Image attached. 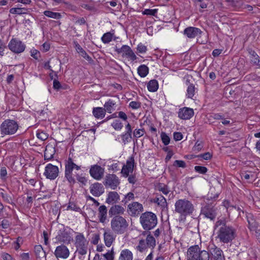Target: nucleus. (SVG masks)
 Instances as JSON below:
<instances>
[{
    "label": "nucleus",
    "mask_w": 260,
    "mask_h": 260,
    "mask_svg": "<svg viewBox=\"0 0 260 260\" xmlns=\"http://www.w3.org/2000/svg\"><path fill=\"white\" fill-rule=\"evenodd\" d=\"M214 229L217 230L216 238L221 243H230L237 237V229L233 226L226 224L224 217L218 218L214 224Z\"/></svg>",
    "instance_id": "obj_1"
},
{
    "label": "nucleus",
    "mask_w": 260,
    "mask_h": 260,
    "mask_svg": "<svg viewBox=\"0 0 260 260\" xmlns=\"http://www.w3.org/2000/svg\"><path fill=\"white\" fill-rule=\"evenodd\" d=\"M175 211L180 214L181 217L192 215L194 211V207L192 202L187 199H179L175 204Z\"/></svg>",
    "instance_id": "obj_2"
},
{
    "label": "nucleus",
    "mask_w": 260,
    "mask_h": 260,
    "mask_svg": "<svg viewBox=\"0 0 260 260\" xmlns=\"http://www.w3.org/2000/svg\"><path fill=\"white\" fill-rule=\"evenodd\" d=\"M140 222L145 231H150L154 229L157 224V218L155 214L152 212L146 211L141 214Z\"/></svg>",
    "instance_id": "obj_3"
},
{
    "label": "nucleus",
    "mask_w": 260,
    "mask_h": 260,
    "mask_svg": "<svg viewBox=\"0 0 260 260\" xmlns=\"http://www.w3.org/2000/svg\"><path fill=\"white\" fill-rule=\"evenodd\" d=\"M64 178L69 182L70 185H73L76 182V179L74 178L73 171L79 170L81 169V166L74 163L73 158L69 155V157L64 162Z\"/></svg>",
    "instance_id": "obj_4"
},
{
    "label": "nucleus",
    "mask_w": 260,
    "mask_h": 260,
    "mask_svg": "<svg viewBox=\"0 0 260 260\" xmlns=\"http://www.w3.org/2000/svg\"><path fill=\"white\" fill-rule=\"evenodd\" d=\"M187 260H210L208 251L202 250L198 245L190 246L187 251Z\"/></svg>",
    "instance_id": "obj_5"
},
{
    "label": "nucleus",
    "mask_w": 260,
    "mask_h": 260,
    "mask_svg": "<svg viewBox=\"0 0 260 260\" xmlns=\"http://www.w3.org/2000/svg\"><path fill=\"white\" fill-rule=\"evenodd\" d=\"M128 226V222L122 216H114L111 220V228L116 234H123L126 232Z\"/></svg>",
    "instance_id": "obj_6"
},
{
    "label": "nucleus",
    "mask_w": 260,
    "mask_h": 260,
    "mask_svg": "<svg viewBox=\"0 0 260 260\" xmlns=\"http://www.w3.org/2000/svg\"><path fill=\"white\" fill-rule=\"evenodd\" d=\"M17 121L12 119L4 120L0 125V132L2 137L6 135H13L16 133L19 128Z\"/></svg>",
    "instance_id": "obj_7"
},
{
    "label": "nucleus",
    "mask_w": 260,
    "mask_h": 260,
    "mask_svg": "<svg viewBox=\"0 0 260 260\" xmlns=\"http://www.w3.org/2000/svg\"><path fill=\"white\" fill-rule=\"evenodd\" d=\"M218 207L213 204L205 203L202 206L201 215L211 221H214L218 215Z\"/></svg>",
    "instance_id": "obj_8"
},
{
    "label": "nucleus",
    "mask_w": 260,
    "mask_h": 260,
    "mask_svg": "<svg viewBox=\"0 0 260 260\" xmlns=\"http://www.w3.org/2000/svg\"><path fill=\"white\" fill-rule=\"evenodd\" d=\"M75 245L76 248V253L82 256L86 254L88 242L82 234L79 233L76 236Z\"/></svg>",
    "instance_id": "obj_9"
},
{
    "label": "nucleus",
    "mask_w": 260,
    "mask_h": 260,
    "mask_svg": "<svg viewBox=\"0 0 260 260\" xmlns=\"http://www.w3.org/2000/svg\"><path fill=\"white\" fill-rule=\"evenodd\" d=\"M210 260H225L222 250L214 244H210L208 247Z\"/></svg>",
    "instance_id": "obj_10"
},
{
    "label": "nucleus",
    "mask_w": 260,
    "mask_h": 260,
    "mask_svg": "<svg viewBox=\"0 0 260 260\" xmlns=\"http://www.w3.org/2000/svg\"><path fill=\"white\" fill-rule=\"evenodd\" d=\"M8 47L12 52L16 54L23 52L26 48L25 45L17 38H12L9 42Z\"/></svg>",
    "instance_id": "obj_11"
},
{
    "label": "nucleus",
    "mask_w": 260,
    "mask_h": 260,
    "mask_svg": "<svg viewBox=\"0 0 260 260\" xmlns=\"http://www.w3.org/2000/svg\"><path fill=\"white\" fill-rule=\"evenodd\" d=\"M59 169L57 166L51 164H48L45 168L43 175L47 179L53 180L55 179L58 176Z\"/></svg>",
    "instance_id": "obj_12"
},
{
    "label": "nucleus",
    "mask_w": 260,
    "mask_h": 260,
    "mask_svg": "<svg viewBox=\"0 0 260 260\" xmlns=\"http://www.w3.org/2000/svg\"><path fill=\"white\" fill-rule=\"evenodd\" d=\"M120 184V181L118 177L115 174H109L106 175L104 184L107 188H110L111 189H116Z\"/></svg>",
    "instance_id": "obj_13"
},
{
    "label": "nucleus",
    "mask_w": 260,
    "mask_h": 260,
    "mask_svg": "<svg viewBox=\"0 0 260 260\" xmlns=\"http://www.w3.org/2000/svg\"><path fill=\"white\" fill-rule=\"evenodd\" d=\"M143 211L142 204L137 202H133L127 205V212L131 216H137Z\"/></svg>",
    "instance_id": "obj_14"
},
{
    "label": "nucleus",
    "mask_w": 260,
    "mask_h": 260,
    "mask_svg": "<svg viewBox=\"0 0 260 260\" xmlns=\"http://www.w3.org/2000/svg\"><path fill=\"white\" fill-rule=\"evenodd\" d=\"M105 169L98 165L91 166L89 170L90 176L96 180L102 179L104 175Z\"/></svg>",
    "instance_id": "obj_15"
},
{
    "label": "nucleus",
    "mask_w": 260,
    "mask_h": 260,
    "mask_svg": "<svg viewBox=\"0 0 260 260\" xmlns=\"http://www.w3.org/2000/svg\"><path fill=\"white\" fill-rule=\"evenodd\" d=\"M69 248L64 244H61L56 247L54 252L55 257L57 259H67L70 255Z\"/></svg>",
    "instance_id": "obj_16"
},
{
    "label": "nucleus",
    "mask_w": 260,
    "mask_h": 260,
    "mask_svg": "<svg viewBox=\"0 0 260 260\" xmlns=\"http://www.w3.org/2000/svg\"><path fill=\"white\" fill-rule=\"evenodd\" d=\"M115 51L118 53H122V56H125L130 58L131 60L134 61L137 59V56L128 45H123L121 48H116Z\"/></svg>",
    "instance_id": "obj_17"
},
{
    "label": "nucleus",
    "mask_w": 260,
    "mask_h": 260,
    "mask_svg": "<svg viewBox=\"0 0 260 260\" xmlns=\"http://www.w3.org/2000/svg\"><path fill=\"white\" fill-rule=\"evenodd\" d=\"M202 32L200 28L192 26L188 27L184 30V35L190 39L194 38Z\"/></svg>",
    "instance_id": "obj_18"
},
{
    "label": "nucleus",
    "mask_w": 260,
    "mask_h": 260,
    "mask_svg": "<svg viewBox=\"0 0 260 260\" xmlns=\"http://www.w3.org/2000/svg\"><path fill=\"white\" fill-rule=\"evenodd\" d=\"M90 192L94 197H100L104 192V188L101 183L96 182L90 186Z\"/></svg>",
    "instance_id": "obj_19"
},
{
    "label": "nucleus",
    "mask_w": 260,
    "mask_h": 260,
    "mask_svg": "<svg viewBox=\"0 0 260 260\" xmlns=\"http://www.w3.org/2000/svg\"><path fill=\"white\" fill-rule=\"evenodd\" d=\"M194 114V112L192 109L184 107L180 109L178 112V117L182 119H189Z\"/></svg>",
    "instance_id": "obj_20"
},
{
    "label": "nucleus",
    "mask_w": 260,
    "mask_h": 260,
    "mask_svg": "<svg viewBox=\"0 0 260 260\" xmlns=\"http://www.w3.org/2000/svg\"><path fill=\"white\" fill-rule=\"evenodd\" d=\"M125 212V209L120 205L115 204L112 206L109 209V214L110 216H120Z\"/></svg>",
    "instance_id": "obj_21"
},
{
    "label": "nucleus",
    "mask_w": 260,
    "mask_h": 260,
    "mask_svg": "<svg viewBox=\"0 0 260 260\" xmlns=\"http://www.w3.org/2000/svg\"><path fill=\"white\" fill-rule=\"evenodd\" d=\"M56 238L58 241L63 243H70L71 241L72 240L70 234L66 230L60 231Z\"/></svg>",
    "instance_id": "obj_22"
},
{
    "label": "nucleus",
    "mask_w": 260,
    "mask_h": 260,
    "mask_svg": "<svg viewBox=\"0 0 260 260\" xmlns=\"http://www.w3.org/2000/svg\"><path fill=\"white\" fill-rule=\"evenodd\" d=\"M152 202L160 207L162 210L168 208L166 199L160 194L156 193L155 197L152 200Z\"/></svg>",
    "instance_id": "obj_23"
},
{
    "label": "nucleus",
    "mask_w": 260,
    "mask_h": 260,
    "mask_svg": "<svg viewBox=\"0 0 260 260\" xmlns=\"http://www.w3.org/2000/svg\"><path fill=\"white\" fill-rule=\"evenodd\" d=\"M120 200V196L116 191H110L107 194L106 203L109 205L116 204Z\"/></svg>",
    "instance_id": "obj_24"
},
{
    "label": "nucleus",
    "mask_w": 260,
    "mask_h": 260,
    "mask_svg": "<svg viewBox=\"0 0 260 260\" xmlns=\"http://www.w3.org/2000/svg\"><path fill=\"white\" fill-rule=\"evenodd\" d=\"M249 60L250 63L253 66H255L257 68L260 69V57L254 51L250 50L249 51Z\"/></svg>",
    "instance_id": "obj_25"
},
{
    "label": "nucleus",
    "mask_w": 260,
    "mask_h": 260,
    "mask_svg": "<svg viewBox=\"0 0 260 260\" xmlns=\"http://www.w3.org/2000/svg\"><path fill=\"white\" fill-rule=\"evenodd\" d=\"M246 217L249 229L250 231H254L255 233H256V231L258 230V223L255 221L253 215L251 214H248Z\"/></svg>",
    "instance_id": "obj_26"
},
{
    "label": "nucleus",
    "mask_w": 260,
    "mask_h": 260,
    "mask_svg": "<svg viewBox=\"0 0 260 260\" xmlns=\"http://www.w3.org/2000/svg\"><path fill=\"white\" fill-rule=\"evenodd\" d=\"M98 218L102 223L106 222L107 219V208L105 205H101L98 209Z\"/></svg>",
    "instance_id": "obj_27"
},
{
    "label": "nucleus",
    "mask_w": 260,
    "mask_h": 260,
    "mask_svg": "<svg viewBox=\"0 0 260 260\" xmlns=\"http://www.w3.org/2000/svg\"><path fill=\"white\" fill-rule=\"evenodd\" d=\"M133 253L128 249H123L120 251L118 260H133Z\"/></svg>",
    "instance_id": "obj_28"
},
{
    "label": "nucleus",
    "mask_w": 260,
    "mask_h": 260,
    "mask_svg": "<svg viewBox=\"0 0 260 260\" xmlns=\"http://www.w3.org/2000/svg\"><path fill=\"white\" fill-rule=\"evenodd\" d=\"M55 153V147L52 146H47L44 151V159L46 160H50L53 158Z\"/></svg>",
    "instance_id": "obj_29"
},
{
    "label": "nucleus",
    "mask_w": 260,
    "mask_h": 260,
    "mask_svg": "<svg viewBox=\"0 0 260 260\" xmlns=\"http://www.w3.org/2000/svg\"><path fill=\"white\" fill-rule=\"evenodd\" d=\"M105 245L107 247H110L115 240L113 234L110 231L105 232L104 234Z\"/></svg>",
    "instance_id": "obj_30"
},
{
    "label": "nucleus",
    "mask_w": 260,
    "mask_h": 260,
    "mask_svg": "<svg viewBox=\"0 0 260 260\" xmlns=\"http://www.w3.org/2000/svg\"><path fill=\"white\" fill-rule=\"evenodd\" d=\"M92 113L94 116L96 118H103L106 114L105 110L102 107L93 108Z\"/></svg>",
    "instance_id": "obj_31"
},
{
    "label": "nucleus",
    "mask_w": 260,
    "mask_h": 260,
    "mask_svg": "<svg viewBox=\"0 0 260 260\" xmlns=\"http://www.w3.org/2000/svg\"><path fill=\"white\" fill-rule=\"evenodd\" d=\"M116 105V102L113 100L109 99L104 104V109L109 113H111L112 111L114 110V106Z\"/></svg>",
    "instance_id": "obj_32"
},
{
    "label": "nucleus",
    "mask_w": 260,
    "mask_h": 260,
    "mask_svg": "<svg viewBox=\"0 0 260 260\" xmlns=\"http://www.w3.org/2000/svg\"><path fill=\"white\" fill-rule=\"evenodd\" d=\"M34 251L37 258L46 257V253L41 245H36L34 247Z\"/></svg>",
    "instance_id": "obj_33"
},
{
    "label": "nucleus",
    "mask_w": 260,
    "mask_h": 260,
    "mask_svg": "<svg viewBox=\"0 0 260 260\" xmlns=\"http://www.w3.org/2000/svg\"><path fill=\"white\" fill-rule=\"evenodd\" d=\"M145 242L146 245L149 248H154L156 245V240L155 238L150 234V232H149V234L147 235Z\"/></svg>",
    "instance_id": "obj_34"
},
{
    "label": "nucleus",
    "mask_w": 260,
    "mask_h": 260,
    "mask_svg": "<svg viewBox=\"0 0 260 260\" xmlns=\"http://www.w3.org/2000/svg\"><path fill=\"white\" fill-rule=\"evenodd\" d=\"M114 35V30H112L110 32H108L104 34L101 39L102 42L105 44L109 43L113 39Z\"/></svg>",
    "instance_id": "obj_35"
},
{
    "label": "nucleus",
    "mask_w": 260,
    "mask_h": 260,
    "mask_svg": "<svg viewBox=\"0 0 260 260\" xmlns=\"http://www.w3.org/2000/svg\"><path fill=\"white\" fill-rule=\"evenodd\" d=\"M10 13L13 14L22 15L27 14L28 11L25 8H12L10 9Z\"/></svg>",
    "instance_id": "obj_36"
},
{
    "label": "nucleus",
    "mask_w": 260,
    "mask_h": 260,
    "mask_svg": "<svg viewBox=\"0 0 260 260\" xmlns=\"http://www.w3.org/2000/svg\"><path fill=\"white\" fill-rule=\"evenodd\" d=\"M147 89L150 92L156 91L158 88V84L156 80H151L147 84Z\"/></svg>",
    "instance_id": "obj_37"
},
{
    "label": "nucleus",
    "mask_w": 260,
    "mask_h": 260,
    "mask_svg": "<svg viewBox=\"0 0 260 260\" xmlns=\"http://www.w3.org/2000/svg\"><path fill=\"white\" fill-rule=\"evenodd\" d=\"M43 13L46 16L55 19H59L62 17L61 14L58 12H54L46 10Z\"/></svg>",
    "instance_id": "obj_38"
},
{
    "label": "nucleus",
    "mask_w": 260,
    "mask_h": 260,
    "mask_svg": "<svg viewBox=\"0 0 260 260\" xmlns=\"http://www.w3.org/2000/svg\"><path fill=\"white\" fill-rule=\"evenodd\" d=\"M196 93V88L193 84L188 85L187 88L186 96L187 98L192 99Z\"/></svg>",
    "instance_id": "obj_39"
},
{
    "label": "nucleus",
    "mask_w": 260,
    "mask_h": 260,
    "mask_svg": "<svg viewBox=\"0 0 260 260\" xmlns=\"http://www.w3.org/2000/svg\"><path fill=\"white\" fill-rule=\"evenodd\" d=\"M148 68L144 64L141 65L138 68V73L141 77H145L148 74Z\"/></svg>",
    "instance_id": "obj_40"
},
{
    "label": "nucleus",
    "mask_w": 260,
    "mask_h": 260,
    "mask_svg": "<svg viewBox=\"0 0 260 260\" xmlns=\"http://www.w3.org/2000/svg\"><path fill=\"white\" fill-rule=\"evenodd\" d=\"M156 187L158 191L162 192L165 195H167L170 192L169 187L162 183H159Z\"/></svg>",
    "instance_id": "obj_41"
},
{
    "label": "nucleus",
    "mask_w": 260,
    "mask_h": 260,
    "mask_svg": "<svg viewBox=\"0 0 260 260\" xmlns=\"http://www.w3.org/2000/svg\"><path fill=\"white\" fill-rule=\"evenodd\" d=\"M146 243L145 242V240L144 239L140 240L139 241L138 245L136 246V249L141 252H143L144 251H145L148 246L146 244Z\"/></svg>",
    "instance_id": "obj_42"
},
{
    "label": "nucleus",
    "mask_w": 260,
    "mask_h": 260,
    "mask_svg": "<svg viewBox=\"0 0 260 260\" xmlns=\"http://www.w3.org/2000/svg\"><path fill=\"white\" fill-rule=\"evenodd\" d=\"M194 6L197 7L198 6L202 9L207 8L208 4L206 3L204 0H192Z\"/></svg>",
    "instance_id": "obj_43"
},
{
    "label": "nucleus",
    "mask_w": 260,
    "mask_h": 260,
    "mask_svg": "<svg viewBox=\"0 0 260 260\" xmlns=\"http://www.w3.org/2000/svg\"><path fill=\"white\" fill-rule=\"evenodd\" d=\"M135 195L132 192H129L124 196L123 199L122 200V202L124 204H126L131 201H133L135 199Z\"/></svg>",
    "instance_id": "obj_44"
},
{
    "label": "nucleus",
    "mask_w": 260,
    "mask_h": 260,
    "mask_svg": "<svg viewBox=\"0 0 260 260\" xmlns=\"http://www.w3.org/2000/svg\"><path fill=\"white\" fill-rule=\"evenodd\" d=\"M103 255L106 260H114V252L113 247L110 250H108L106 253L103 254Z\"/></svg>",
    "instance_id": "obj_45"
},
{
    "label": "nucleus",
    "mask_w": 260,
    "mask_h": 260,
    "mask_svg": "<svg viewBox=\"0 0 260 260\" xmlns=\"http://www.w3.org/2000/svg\"><path fill=\"white\" fill-rule=\"evenodd\" d=\"M122 143L125 144L131 141L132 139V134L125 133L121 135Z\"/></svg>",
    "instance_id": "obj_46"
},
{
    "label": "nucleus",
    "mask_w": 260,
    "mask_h": 260,
    "mask_svg": "<svg viewBox=\"0 0 260 260\" xmlns=\"http://www.w3.org/2000/svg\"><path fill=\"white\" fill-rule=\"evenodd\" d=\"M125 167L128 168L129 169V170L132 171L133 172L134 170V167L135 166V160L133 157H129L127 160H126V165H124Z\"/></svg>",
    "instance_id": "obj_47"
},
{
    "label": "nucleus",
    "mask_w": 260,
    "mask_h": 260,
    "mask_svg": "<svg viewBox=\"0 0 260 260\" xmlns=\"http://www.w3.org/2000/svg\"><path fill=\"white\" fill-rule=\"evenodd\" d=\"M0 194L4 202L10 204H13L12 199L9 194L2 192L0 193Z\"/></svg>",
    "instance_id": "obj_48"
},
{
    "label": "nucleus",
    "mask_w": 260,
    "mask_h": 260,
    "mask_svg": "<svg viewBox=\"0 0 260 260\" xmlns=\"http://www.w3.org/2000/svg\"><path fill=\"white\" fill-rule=\"evenodd\" d=\"M161 141L165 145H168L170 141V137L165 132H162L160 134Z\"/></svg>",
    "instance_id": "obj_49"
},
{
    "label": "nucleus",
    "mask_w": 260,
    "mask_h": 260,
    "mask_svg": "<svg viewBox=\"0 0 260 260\" xmlns=\"http://www.w3.org/2000/svg\"><path fill=\"white\" fill-rule=\"evenodd\" d=\"M195 157H198V158L201 157L205 160H209L211 158L212 154L210 152H206L204 154H201L198 155H194V156L192 155L191 158H195Z\"/></svg>",
    "instance_id": "obj_50"
},
{
    "label": "nucleus",
    "mask_w": 260,
    "mask_h": 260,
    "mask_svg": "<svg viewBox=\"0 0 260 260\" xmlns=\"http://www.w3.org/2000/svg\"><path fill=\"white\" fill-rule=\"evenodd\" d=\"M111 126L117 131H119L122 129L123 127L122 123L119 120H115L112 124Z\"/></svg>",
    "instance_id": "obj_51"
},
{
    "label": "nucleus",
    "mask_w": 260,
    "mask_h": 260,
    "mask_svg": "<svg viewBox=\"0 0 260 260\" xmlns=\"http://www.w3.org/2000/svg\"><path fill=\"white\" fill-rule=\"evenodd\" d=\"M36 135L37 138L42 141L46 140L48 137V135L47 133L39 130L37 131Z\"/></svg>",
    "instance_id": "obj_52"
},
{
    "label": "nucleus",
    "mask_w": 260,
    "mask_h": 260,
    "mask_svg": "<svg viewBox=\"0 0 260 260\" xmlns=\"http://www.w3.org/2000/svg\"><path fill=\"white\" fill-rule=\"evenodd\" d=\"M145 132L143 128L136 129L133 132V135L135 137L139 138L145 134Z\"/></svg>",
    "instance_id": "obj_53"
},
{
    "label": "nucleus",
    "mask_w": 260,
    "mask_h": 260,
    "mask_svg": "<svg viewBox=\"0 0 260 260\" xmlns=\"http://www.w3.org/2000/svg\"><path fill=\"white\" fill-rule=\"evenodd\" d=\"M203 147V144L202 142H199L198 141L196 143L194 146L192 148V150L193 151L196 152H198L200 151Z\"/></svg>",
    "instance_id": "obj_54"
},
{
    "label": "nucleus",
    "mask_w": 260,
    "mask_h": 260,
    "mask_svg": "<svg viewBox=\"0 0 260 260\" xmlns=\"http://www.w3.org/2000/svg\"><path fill=\"white\" fill-rule=\"evenodd\" d=\"M157 12V9H145L143 12V15L155 16Z\"/></svg>",
    "instance_id": "obj_55"
},
{
    "label": "nucleus",
    "mask_w": 260,
    "mask_h": 260,
    "mask_svg": "<svg viewBox=\"0 0 260 260\" xmlns=\"http://www.w3.org/2000/svg\"><path fill=\"white\" fill-rule=\"evenodd\" d=\"M194 170L200 174H205L207 172V168L204 166H196Z\"/></svg>",
    "instance_id": "obj_56"
},
{
    "label": "nucleus",
    "mask_w": 260,
    "mask_h": 260,
    "mask_svg": "<svg viewBox=\"0 0 260 260\" xmlns=\"http://www.w3.org/2000/svg\"><path fill=\"white\" fill-rule=\"evenodd\" d=\"M222 205L227 210H231L232 209L234 208L235 209H237V210H239L240 209L239 207L237 208L236 206L230 205V202L226 200H225L222 202Z\"/></svg>",
    "instance_id": "obj_57"
},
{
    "label": "nucleus",
    "mask_w": 260,
    "mask_h": 260,
    "mask_svg": "<svg viewBox=\"0 0 260 260\" xmlns=\"http://www.w3.org/2000/svg\"><path fill=\"white\" fill-rule=\"evenodd\" d=\"M173 166L176 167L185 168L186 167L184 161L181 160H176L173 163Z\"/></svg>",
    "instance_id": "obj_58"
},
{
    "label": "nucleus",
    "mask_w": 260,
    "mask_h": 260,
    "mask_svg": "<svg viewBox=\"0 0 260 260\" xmlns=\"http://www.w3.org/2000/svg\"><path fill=\"white\" fill-rule=\"evenodd\" d=\"M141 103L137 101H132L129 104V106L133 109H138L141 107Z\"/></svg>",
    "instance_id": "obj_59"
},
{
    "label": "nucleus",
    "mask_w": 260,
    "mask_h": 260,
    "mask_svg": "<svg viewBox=\"0 0 260 260\" xmlns=\"http://www.w3.org/2000/svg\"><path fill=\"white\" fill-rule=\"evenodd\" d=\"M67 209L75 211H79L80 210V208L77 206L75 203L71 202L69 203Z\"/></svg>",
    "instance_id": "obj_60"
},
{
    "label": "nucleus",
    "mask_w": 260,
    "mask_h": 260,
    "mask_svg": "<svg viewBox=\"0 0 260 260\" xmlns=\"http://www.w3.org/2000/svg\"><path fill=\"white\" fill-rule=\"evenodd\" d=\"M76 178L78 181L83 185H85L87 183V180L84 176L77 174Z\"/></svg>",
    "instance_id": "obj_61"
},
{
    "label": "nucleus",
    "mask_w": 260,
    "mask_h": 260,
    "mask_svg": "<svg viewBox=\"0 0 260 260\" xmlns=\"http://www.w3.org/2000/svg\"><path fill=\"white\" fill-rule=\"evenodd\" d=\"M132 171L129 170V169L123 165L121 170V173L125 177H127L130 173H132Z\"/></svg>",
    "instance_id": "obj_62"
},
{
    "label": "nucleus",
    "mask_w": 260,
    "mask_h": 260,
    "mask_svg": "<svg viewBox=\"0 0 260 260\" xmlns=\"http://www.w3.org/2000/svg\"><path fill=\"white\" fill-rule=\"evenodd\" d=\"M6 48V46L3 40L0 39V57H3L4 54V51L5 48Z\"/></svg>",
    "instance_id": "obj_63"
},
{
    "label": "nucleus",
    "mask_w": 260,
    "mask_h": 260,
    "mask_svg": "<svg viewBox=\"0 0 260 260\" xmlns=\"http://www.w3.org/2000/svg\"><path fill=\"white\" fill-rule=\"evenodd\" d=\"M137 50L139 52L141 53H145L147 51V47L146 46L142 44H139L137 46Z\"/></svg>",
    "instance_id": "obj_64"
}]
</instances>
